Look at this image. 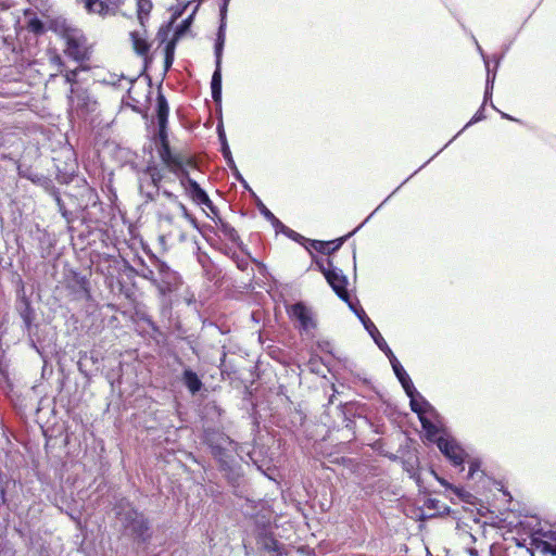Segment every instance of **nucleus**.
Here are the masks:
<instances>
[{
    "instance_id": "obj_32",
    "label": "nucleus",
    "mask_w": 556,
    "mask_h": 556,
    "mask_svg": "<svg viewBox=\"0 0 556 556\" xmlns=\"http://www.w3.org/2000/svg\"><path fill=\"white\" fill-rule=\"evenodd\" d=\"M74 26L71 25L66 18L62 16H56L50 18L48 21V30H51L59 35L62 39L71 31H73Z\"/></svg>"
},
{
    "instance_id": "obj_54",
    "label": "nucleus",
    "mask_w": 556,
    "mask_h": 556,
    "mask_svg": "<svg viewBox=\"0 0 556 556\" xmlns=\"http://www.w3.org/2000/svg\"><path fill=\"white\" fill-rule=\"evenodd\" d=\"M256 206L260 213L270 223L275 219V215L270 212V210L258 199L256 198Z\"/></svg>"
},
{
    "instance_id": "obj_30",
    "label": "nucleus",
    "mask_w": 556,
    "mask_h": 556,
    "mask_svg": "<svg viewBox=\"0 0 556 556\" xmlns=\"http://www.w3.org/2000/svg\"><path fill=\"white\" fill-rule=\"evenodd\" d=\"M3 146V132L0 129V148ZM0 170L12 172L16 170V174H25L21 169V165L16 156L7 153H0Z\"/></svg>"
},
{
    "instance_id": "obj_47",
    "label": "nucleus",
    "mask_w": 556,
    "mask_h": 556,
    "mask_svg": "<svg viewBox=\"0 0 556 556\" xmlns=\"http://www.w3.org/2000/svg\"><path fill=\"white\" fill-rule=\"evenodd\" d=\"M182 217L186 218L191 224V226L203 236H205L206 230L212 229L211 226L200 225L199 222L197 220V218L189 212H188V215H185Z\"/></svg>"
},
{
    "instance_id": "obj_48",
    "label": "nucleus",
    "mask_w": 556,
    "mask_h": 556,
    "mask_svg": "<svg viewBox=\"0 0 556 556\" xmlns=\"http://www.w3.org/2000/svg\"><path fill=\"white\" fill-rule=\"evenodd\" d=\"M130 102L128 103V105L130 106V109L135 112V113H138V114H141V116L144 118V119H148V109L144 108L143 110L141 109V103L139 100H137L136 98L134 97H127Z\"/></svg>"
},
{
    "instance_id": "obj_19",
    "label": "nucleus",
    "mask_w": 556,
    "mask_h": 556,
    "mask_svg": "<svg viewBox=\"0 0 556 556\" xmlns=\"http://www.w3.org/2000/svg\"><path fill=\"white\" fill-rule=\"evenodd\" d=\"M180 186L185 189L188 197L198 205L211 204L207 192L190 176H179Z\"/></svg>"
},
{
    "instance_id": "obj_57",
    "label": "nucleus",
    "mask_w": 556,
    "mask_h": 556,
    "mask_svg": "<svg viewBox=\"0 0 556 556\" xmlns=\"http://www.w3.org/2000/svg\"><path fill=\"white\" fill-rule=\"evenodd\" d=\"M141 58H142V68L139 72L138 77L149 74V70L151 68L152 63H153V58L148 54H144V56H141Z\"/></svg>"
},
{
    "instance_id": "obj_17",
    "label": "nucleus",
    "mask_w": 556,
    "mask_h": 556,
    "mask_svg": "<svg viewBox=\"0 0 556 556\" xmlns=\"http://www.w3.org/2000/svg\"><path fill=\"white\" fill-rule=\"evenodd\" d=\"M71 94L68 102H76L77 109L84 114H89L96 111L97 101L91 97L88 89L83 87L70 88Z\"/></svg>"
},
{
    "instance_id": "obj_26",
    "label": "nucleus",
    "mask_w": 556,
    "mask_h": 556,
    "mask_svg": "<svg viewBox=\"0 0 556 556\" xmlns=\"http://www.w3.org/2000/svg\"><path fill=\"white\" fill-rule=\"evenodd\" d=\"M156 131L149 136V142L143 144L142 152L147 160V169L142 174H161L155 161L154 151L157 153Z\"/></svg>"
},
{
    "instance_id": "obj_31",
    "label": "nucleus",
    "mask_w": 556,
    "mask_h": 556,
    "mask_svg": "<svg viewBox=\"0 0 556 556\" xmlns=\"http://www.w3.org/2000/svg\"><path fill=\"white\" fill-rule=\"evenodd\" d=\"M135 264L137 267L130 266V265L127 266L129 271H131L135 275H137L143 279H147L151 282L154 280L155 268L153 267L152 264L147 265L146 262L141 257H138L137 260H135Z\"/></svg>"
},
{
    "instance_id": "obj_55",
    "label": "nucleus",
    "mask_w": 556,
    "mask_h": 556,
    "mask_svg": "<svg viewBox=\"0 0 556 556\" xmlns=\"http://www.w3.org/2000/svg\"><path fill=\"white\" fill-rule=\"evenodd\" d=\"M205 208L210 211V213H206V216L210 217L214 223L218 220L219 211L217 206L211 201V204H203L202 210L205 212Z\"/></svg>"
},
{
    "instance_id": "obj_62",
    "label": "nucleus",
    "mask_w": 556,
    "mask_h": 556,
    "mask_svg": "<svg viewBox=\"0 0 556 556\" xmlns=\"http://www.w3.org/2000/svg\"><path fill=\"white\" fill-rule=\"evenodd\" d=\"M216 134H217V138H218L219 143L224 142V141H227L226 131H225V127H224V122H223L222 117H220V119L218 121V123L216 125Z\"/></svg>"
},
{
    "instance_id": "obj_39",
    "label": "nucleus",
    "mask_w": 556,
    "mask_h": 556,
    "mask_svg": "<svg viewBox=\"0 0 556 556\" xmlns=\"http://www.w3.org/2000/svg\"><path fill=\"white\" fill-rule=\"evenodd\" d=\"M495 72H491V67L488 66V71L485 72V86H484V93H483V104H488L491 102L493 97V90L495 85Z\"/></svg>"
},
{
    "instance_id": "obj_58",
    "label": "nucleus",
    "mask_w": 556,
    "mask_h": 556,
    "mask_svg": "<svg viewBox=\"0 0 556 556\" xmlns=\"http://www.w3.org/2000/svg\"><path fill=\"white\" fill-rule=\"evenodd\" d=\"M271 226L274 227L276 233H282V235H287L288 230L290 229L288 226H286L280 219H278L277 217H275V219H273L270 222Z\"/></svg>"
},
{
    "instance_id": "obj_45",
    "label": "nucleus",
    "mask_w": 556,
    "mask_h": 556,
    "mask_svg": "<svg viewBox=\"0 0 556 556\" xmlns=\"http://www.w3.org/2000/svg\"><path fill=\"white\" fill-rule=\"evenodd\" d=\"M286 237H288L289 239L293 240L294 242H298L300 243L301 245H303L307 251H309V248H308V241L309 239L305 238L304 236H302L301 233L292 230L291 228L288 230Z\"/></svg>"
},
{
    "instance_id": "obj_3",
    "label": "nucleus",
    "mask_w": 556,
    "mask_h": 556,
    "mask_svg": "<svg viewBox=\"0 0 556 556\" xmlns=\"http://www.w3.org/2000/svg\"><path fill=\"white\" fill-rule=\"evenodd\" d=\"M156 140L157 157L163 168L172 174H190V170H198L192 157L170 146L169 132L156 135Z\"/></svg>"
},
{
    "instance_id": "obj_10",
    "label": "nucleus",
    "mask_w": 556,
    "mask_h": 556,
    "mask_svg": "<svg viewBox=\"0 0 556 556\" xmlns=\"http://www.w3.org/2000/svg\"><path fill=\"white\" fill-rule=\"evenodd\" d=\"M435 444L440 452L454 467H459L464 470V463L466 458V452L459 445V443L450 435H441L435 440Z\"/></svg>"
},
{
    "instance_id": "obj_23",
    "label": "nucleus",
    "mask_w": 556,
    "mask_h": 556,
    "mask_svg": "<svg viewBox=\"0 0 556 556\" xmlns=\"http://www.w3.org/2000/svg\"><path fill=\"white\" fill-rule=\"evenodd\" d=\"M76 195L80 197V199L77 202V207H79L83 211L101 207V202L98 192L89 184L81 185L80 191L76 193Z\"/></svg>"
},
{
    "instance_id": "obj_53",
    "label": "nucleus",
    "mask_w": 556,
    "mask_h": 556,
    "mask_svg": "<svg viewBox=\"0 0 556 556\" xmlns=\"http://www.w3.org/2000/svg\"><path fill=\"white\" fill-rule=\"evenodd\" d=\"M470 37H471V39L473 40V42L476 45L477 51H478V53L480 54V56H481V59L483 61V64H484V67H485V72H486L488 71V66L490 67V56L485 53V51L479 45V42L476 39V37L473 36V34H470Z\"/></svg>"
},
{
    "instance_id": "obj_59",
    "label": "nucleus",
    "mask_w": 556,
    "mask_h": 556,
    "mask_svg": "<svg viewBox=\"0 0 556 556\" xmlns=\"http://www.w3.org/2000/svg\"><path fill=\"white\" fill-rule=\"evenodd\" d=\"M103 4L106 5V15L115 14L116 10L121 4V0H102Z\"/></svg>"
},
{
    "instance_id": "obj_11",
    "label": "nucleus",
    "mask_w": 556,
    "mask_h": 556,
    "mask_svg": "<svg viewBox=\"0 0 556 556\" xmlns=\"http://www.w3.org/2000/svg\"><path fill=\"white\" fill-rule=\"evenodd\" d=\"M169 103L163 91V78L156 85V97L154 104V114L156 119V135L169 132Z\"/></svg>"
},
{
    "instance_id": "obj_34",
    "label": "nucleus",
    "mask_w": 556,
    "mask_h": 556,
    "mask_svg": "<svg viewBox=\"0 0 556 556\" xmlns=\"http://www.w3.org/2000/svg\"><path fill=\"white\" fill-rule=\"evenodd\" d=\"M153 9L152 0H136V13L140 27H146Z\"/></svg>"
},
{
    "instance_id": "obj_51",
    "label": "nucleus",
    "mask_w": 556,
    "mask_h": 556,
    "mask_svg": "<svg viewBox=\"0 0 556 556\" xmlns=\"http://www.w3.org/2000/svg\"><path fill=\"white\" fill-rule=\"evenodd\" d=\"M118 292L121 294H123L129 301H134L136 298V292H135L134 287L125 286L121 281H118Z\"/></svg>"
},
{
    "instance_id": "obj_18",
    "label": "nucleus",
    "mask_w": 556,
    "mask_h": 556,
    "mask_svg": "<svg viewBox=\"0 0 556 556\" xmlns=\"http://www.w3.org/2000/svg\"><path fill=\"white\" fill-rule=\"evenodd\" d=\"M257 544H260L264 551L271 553L273 556H285L288 553L287 546L279 542L274 533L266 528L258 532Z\"/></svg>"
},
{
    "instance_id": "obj_14",
    "label": "nucleus",
    "mask_w": 556,
    "mask_h": 556,
    "mask_svg": "<svg viewBox=\"0 0 556 556\" xmlns=\"http://www.w3.org/2000/svg\"><path fill=\"white\" fill-rule=\"evenodd\" d=\"M531 545L544 554L556 556V528L534 530L531 534Z\"/></svg>"
},
{
    "instance_id": "obj_22",
    "label": "nucleus",
    "mask_w": 556,
    "mask_h": 556,
    "mask_svg": "<svg viewBox=\"0 0 556 556\" xmlns=\"http://www.w3.org/2000/svg\"><path fill=\"white\" fill-rule=\"evenodd\" d=\"M129 38L131 41L132 50L138 56H144V54L149 53L152 42L148 38L147 26L130 31Z\"/></svg>"
},
{
    "instance_id": "obj_42",
    "label": "nucleus",
    "mask_w": 556,
    "mask_h": 556,
    "mask_svg": "<svg viewBox=\"0 0 556 556\" xmlns=\"http://www.w3.org/2000/svg\"><path fill=\"white\" fill-rule=\"evenodd\" d=\"M81 71V67L77 65L75 68H67L66 66L60 70L61 75L64 77V81L71 85V88L78 87V75Z\"/></svg>"
},
{
    "instance_id": "obj_12",
    "label": "nucleus",
    "mask_w": 556,
    "mask_h": 556,
    "mask_svg": "<svg viewBox=\"0 0 556 556\" xmlns=\"http://www.w3.org/2000/svg\"><path fill=\"white\" fill-rule=\"evenodd\" d=\"M351 311L355 314V316L359 319L362 325L364 326L365 330L368 332V334L374 340L375 344L378 346V349L383 353H388L391 351L390 346L379 332L376 325L370 320V318L367 316L364 308L359 305L357 302L356 306H351Z\"/></svg>"
},
{
    "instance_id": "obj_46",
    "label": "nucleus",
    "mask_w": 556,
    "mask_h": 556,
    "mask_svg": "<svg viewBox=\"0 0 556 556\" xmlns=\"http://www.w3.org/2000/svg\"><path fill=\"white\" fill-rule=\"evenodd\" d=\"M38 330V328H31L30 330H27L28 332V338H29V345L31 349H34L41 357H43V351L42 349L38 345V341L39 339L37 338V333L36 331Z\"/></svg>"
},
{
    "instance_id": "obj_63",
    "label": "nucleus",
    "mask_w": 556,
    "mask_h": 556,
    "mask_svg": "<svg viewBox=\"0 0 556 556\" xmlns=\"http://www.w3.org/2000/svg\"><path fill=\"white\" fill-rule=\"evenodd\" d=\"M224 159H225V162H226L227 166L231 170V174H241L240 170L238 169L237 165H236V162H235V160L232 157L231 152L227 156H224Z\"/></svg>"
},
{
    "instance_id": "obj_27",
    "label": "nucleus",
    "mask_w": 556,
    "mask_h": 556,
    "mask_svg": "<svg viewBox=\"0 0 556 556\" xmlns=\"http://www.w3.org/2000/svg\"><path fill=\"white\" fill-rule=\"evenodd\" d=\"M180 381L192 395L198 394L204 388V383L200 376L190 367L184 368Z\"/></svg>"
},
{
    "instance_id": "obj_15",
    "label": "nucleus",
    "mask_w": 556,
    "mask_h": 556,
    "mask_svg": "<svg viewBox=\"0 0 556 556\" xmlns=\"http://www.w3.org/2000/svg\"><path fill=\"white\" fill-rule=\"evenodd\" d=\"M215 225H216L218 231L226 239H228L230 242L236 244L242 252H244L250 257V260L253 263H255L260 267L261 273L263 270H266V266L262 262H260L256 258L251 256V254L249 253V251L247 249V245L242 242V240H241L238 231L235 229V227H232L228 222H226L222 217H218V220L215 222Z\"/></svg>"
},
{
    "instance_id": "obj_60",
    "label": "nucleus",
    "mask_w": 556,
    "mask_h": 556,
    "mask_svg": "<svg viewBox=\"0 0 556 556\" xmlns=\"http://www.w3.org/2000/svg\"><path fill=\"white\" fill-rule=\"evenodd\" d=\"M308 253L311 254L317 269L325 276V273H327V270H330V266L328 265V267H326L324 261L318 258L311 250L308 251Z\"/></svg>"
},
{
    "instance_id": "obj_9",
    "label": "nucleus",
    "mask_w": 556,
    "mask_h": 556,
    "mask_svg": "<svg viewBox=\"0 0 556 556\" xmlns=\"http://www.w3.org/2000/svg\"><path fill=\"white\" fill-rule=\"evenodd\" d=\"M27 178L31 179V181L40 186L46 192H48L55 201L59 212L61 213L62 217L67 222L71 223L74 219V214L72 211L67 210L65 206L64 201L62 200L61 195L63 194L61 191V188L55 185V181L51 178V176H26Z\"/></svg>"
},
{
    "instance_id": "obj_24",
    "label": "nucleus",
    "mask_w": 556,
    "mask_h": 556,
    "mask_svg": "<svg viewBox=\"0 0 556 556\" xmlns=\"http://www.w3.org/2000/svg\"><path fill=\"white\" fill-rule=\"evenodd\" d=\"M405 394L409 399V407L412 412L417 414L418 418L426 414L437 415L435 408L418 392L416 388L412 393L409 392Z\"/></svg>"
},
{
    "instance_id": "obj_64",
    "label": "nucleus",
    "mask_w": 556,
    "mask_h": 556,
    "mask_svg": "<svg viewBox=\"0 0 556 556\" xmlns=\"http://www.w3.org/2000/svg\"><path fill=\"white\" fill-rule=\"evenodd\" d=\"M160 193H162L164 197H166L173 203L177 202V200H178V197L172 190L165 188L162 184H161Z\"/></svg>"
},
{
    "instance_id": "obj_35",
    "label": "nucleus",
    "mask_w": 556,
    "mask_h": 556,
    "mask_svg": "<svg viewBox=\"0 0 556 556\" xmlns=\"http://www.w3.org/2000/svg\"><path fill=\"white\" fill-rule=\"evenodd\" d=\"M26 28L35 36H42L48 31V21H43L38 15L34 14L26 21Z\"/></svg>"
},
{
    "instance_id": "obj_5",
    "label": "nucleus",
    "mask_w": 556,
    "mask_h": 556,
    "mask_svg": "<svg viewBox=\"0 0 556 556\" xmlns=\"http://www.w3.org/2000/svg\"><path fill=\"white\" fill-rule=\"evenodd\" d=\"M152 265L155 268L152 283L162 296L170 294L179 288L181 278L177 271L154 255L152 256Z\"/></svg>"
},
{
    "instance_id": "obj_50",
    "label": "nucleus",
    "mask_w": 556,
    "mask_h": 556,
    "mask_svg": "<svg viewBox=\"0 0 556 556\" xmlns=\"http://www.w3.org/2000/svg\"><path fill=\"white\" fill-rule=\"evenodd\" d=\"M425 506L428 508V509H432V510H437L438 513H441V508L444 509V511H448L450 508L445 505H443L439 500L437 498H428L426 502H425Z\"/></svg>"
},
{
    "instance_id": "obj_1",
    "label": "nucleus",
    "mask_w": 556,
    "mask_h": 556,
    "mask_svg": "<svg viewBox=\"0 0 556 556\" xmlns=\"http://www.w3.org/2000/svg\"><path fill=\"white\" fill-rule=\"evenodd\" d=\"M203 443L207 446L216 469L232 494L243 497L245 494L247 478L243 468V448L225 432L205 428L202 435Z\"/></svg>"
},
{
    "instance_id": "obj_4",
    "label": "nucleus",
    "mask_w": 556,
    "mask_h": 556,
    "mask_svg": "<svg viewBox=\"0 0 556 556\" xmlns=\"http://www.w3.org/2000/svg\"><path fill=\"white\" fill-rule=\"evenodd\" d=\"M227 21H218L215 33L213 53L214 71L211 77V97L216 104L219 115H222L223 102V56L226 45Z\"/></svg>"
},
{
    "instance_id": "obj_43",
    "label": "nucleus",
    "mask_w": 556,
    "mask_h": 556,
    "mask_svg": "<svg viewBox=\"0 0 556 556\" xmlns=\"http://www.w3.org/2000/svg\"><path fill=\"white\" fill-rule=\"evenodd\" d=\"M488 104L481 103L476 113L471 116V118L464 125V127L456 134V136L462 135L466 129L473 126L475 124L482 122L486 118L485 106Z\"/></svg>"
},
{
    "instance_id": "obj_40",
    "label": "nucleus",
    "mask_w": 556,
    "mask_h": 556,
    "mask_svg": "<svg viewBox=\"0 0 556 556\" xmlns=\"http://www.w3.org/2000/svg\"><path fill=\"white\" fill-rule=\"evenodd\" d=\"M419 421L421 424L422 430L426 432L427 439L435 442V440L439 438L438 434L441 431L440 427H438L433 421H431L426 416L420 417Z\"/></svg>"
},
{
    "instance_id": "obj_37",
    "label": "nucleus",
    "mask_w": 556,
    "mask_h": 556,
    "mask_svg": "<svg viewBox=\"0 0 556 556\" xmlns=\"http://www.w3.org/2000/svg\"><path fill=\"white\" fill-rule=\"evenodd\" d=\"M431 473L442 486H444L447 490H452L454 494H456L462 501L467 503L469 502V498L471 497V494L469 492L463 490L462 488L452 485L444 478L439 477L433 469H431Z\"/></svg>"
},
{
    "instance_id": "obj_49",
    "label": "nucleus",
    "mask_w": 556,
    "mask_h": 556,
    "mask_svg": "<svg viewBox=\"0 0 556 556\" xmlns=\"http://www.w3.org/2000/svg\"><path fill=\"white\" fill-rule=\"evenodd\" d=\"M139 319L141 321H143L149 328L150 330L155 333V334H161V329L160 327L156 325V323L152 319V317L148 314H141L139 316Z\"/></svg>"
},
{
    "instance_id": "obj_21",
    "label": "nucleus",
    "mask_w": 556,
    "mask_h": 556,
    "mask_svg": "<svg viewBox=\"0 0 556 556\" xmlns=\"http://www.w3.org/2000/svg\"><path fill=\"white\" fill-rule=\"evenodd\" d=\"M384 355L388 357V359L391 364V367L393 369V372H394L396 379L399 380V382L401 383L402 388L404 389L405 393H409V392L412 393L413 391H415V386H414L409 375L404 369V367L402 366L400 361L396 358L393 351L391 350L390 352L386 353Z\"/></svg>"
},
{
    "instance_id": "obj_44",
    "label": "nucleus",
    "mask_w": 556,
    "mask_h": 556,
    "mask_svg": "<svg viewBox=\"0 0 556 556\" xmlns=\"http://www.w3.org/2000/svg\"><path fill=\"white\" fill-rule=\"evenodd\" d=\"M228 255L236 264L237 268L241 271H245L249 268V260L239 256L236 252H230V250H225L224 252Z\"/></svg>"
},
{
    "instance_id": "obj_41",
    "label": "nucleus",
    "mask_w": 556,
    "mask_h": 556,
    "mask_svg": "<svg viewBox=\"0 0 556 556\" xmlns=\"http://www.w3.org/2000/svg\"><path fill=\"white\" fill-rule=\"evenodd\" d=\"M84 8L88 13H97L101 16H106V5L102 0H81Z\"/></svg>"
},
{
    "instance_id": "obj_7",
    "label": "nucleus",
    "mask_w": 556,
    "mask_h": 556,
    "mask_svg": "<svg viewBox=\"0 0 556 556\" xmlns=\"http://www.w3.org/2000/svg\"><path fill=\"white\" fill-rule=\"evenodd\" d=\"M326 262L327 265L330 266V270L325 273V279L327 283L331 287L337 296L346 303L351 309V306H356L357 302L355 303L351 300L350 293L348 291V277L340 268L333 266L330 258H328Z\"/></svg>"
},
{
    "instance_id": "obj_29",
    "label": "nucleus",
    "mask_w": 556,
    "mask_h": 556,
    "mask_svg": "<svg viewBox=\"0 0 556 556\" xmlns=\"http://www.w3.org/2000/svg\"><path fill=\"white\" fill-rule=\"evenodd\" d=\"M17 311L24 323L25 329L30 330L31 328H38V325H34L35 311L31 307L30 301L26 296H22L17 303Z\"/></svg>"
},
{
    "instance_id": "obj_38",
    "label": "nucleus",
    "mask_w": 556,
    "mask_h": 556,
    "mask_svg": "<svg viewBox=\"0 0 556 556\" xmlns=\"http://www.w3.org/2000/svg\"><path fill=\"white\" fill-rule=\"evenodd\" d=\"M175 41L167 45V47H163V54H164V61H163V73L162 78L164 79L166 76V73L172 68L174 61H175Z\"/></svg>"
},
{
    "instance_id": "obj_56",
    "label": "nucleus",
    "mask_w": 556,
    "mask_h": 556,
    "mask_svg": "<svg viewBox=\"0 0 556 556\" xmlns=\"http://www.w3.org/2000/svg\"><path fill=\"white\" fill-rule=\"evenodd\" d=\"M503 60H504V54L494 53V54H492V56H490L491 72H495V76L497 75V71H498Z\"/></svg>"
},
{
    "instance_id": "obj_33",
    "label": "nucleus",
    "mask_w": 556,
    "mask_h": 556,
    "mask_svg": "<svg viewBox=\"0 0 556 556\" xmlns=\"http://www.w3.org/2000/svg\"><path fill=\"white\" fill-rule=\"evenodd\" d=\"M402 468L406 471L412 479L419 485L421 482L420 475L418 473L419 458L415 454H410L405 458H401Z\"/></svg>"
},
{
    "instance_id": "obj_8",
    "label": "nucleus",
    "mask_w": 556,
    "mask_h": 556,
    "mask_svg": "<svg viewBox=\"0 0 556 556\" xmlns=\"http://www.w3.org/2000/svg\"><path fill=\"white\" fill-rule=\"evenodd\" d=\"M407 181H408V179H405L389 197H387L384 199V201L364 220V223L361 224L351 233H349L348 237L353 235L354 232H356L374 215V213L377 210H379L395 192H397L401 187L406 185ZM345 239H346V236L338 238V239H334V240H330V241H321V240H316V239H309L308 248H309L311 251H312V249H314L318 253H321V254H325V255H331V254L337 252L342 247V244L345 241Z\"/></svg>"
},
{
    "instance_id": "obj_36",
    "label": "nucleus",
    "mask_w": 556,
    "mask_h": 556,
    "mask_svg": "<svg viewBox=\"0 0 556 556\" xmlns=\"http://www.w3.org/2000/svg\"><path fill=\"white\" fill-rule=\"evenodd\" d=\"M200 4H197L191 13L185 17L175 29L179 34L180 38L185 37L187 34L191 33V28L195 18V14L199 10Z\"/></svg>"
},
{
    "instance_id": "obj_2",
    "label": "nucleus",
    "mask_w": 556,
    "mask_h": 556,
    "mask_svg": "<svg viewBox=\"0 0 556 556\" xmlns=\"http://www.w3.org/2000/svg\"><path fill=\"white\" fill-rule=\"evenodd\" d=\"M117 509L124 534L137 544H148L153 534L149 518L128 501L118 504Z\"/></svg>"
},
{
    "instance_id": "obj_20",
    "label": "nucleus",
    "mask_w": 556,
    "mask_h": 556,
    "mask_svg": "<svg viewBox=\"0 0 556 556\" xmlns=\"http://www.w3.org/2000/svg\"><path fill=\"white\" fill-rule=\"evenodd\" d=\"M165 176H139V191L147 201H154L161 191V182Z\"/></svg>"
},
{
    "instance_id": "obj_25",
    "label": "nucleus",
    "mask_w": 556,
    "mask_h": 556,
    "mask_svg": "<svg viewBox=\"0 0 556 556\" xmlns=\"http://www.w3.org/2000/svg\"><path fill=\"white\" fill-rule=\"evenodd\" d=\"M290 315L300 323V330L309 331L316 327L308 308L304 303L298 302L291 306Z\"/></svg>"
},
{
    "instance_id": "obj_6",
    "label": "nucleus",
    "mask_w": 556,
    "mask_h": 556,
    "mask_svg": "<svg viewBox=\"0 0 556 556\" xmlns=\"http://www.w3.org/2000/svg\"><path fill=\"white\" fill-rule=\"evenodd\" d=\"M63 39L65 41L64 53L70 59L77 64L89 60L90 53L86 48V38L80 29L74 27L73 31L68 33Z\"/></svg>"
},
{
    "instance_id": "obj_13",
    "label": "nucleus",
    "mask_w": 556,
    "mask_h": 556,
    "mask_svg": "<svg viewBox=\"0 0 556 556\" xmlns=\"http://www.w3.org/2000/svg\"><path fill=\"white\" fill-rule=\"evenodd\" d=\"M66 288L70 290L74 300L77 301H90L91 300V291H90V281L87 276L81 273L72 270L70 277L67 278Z\"/></svg>"
},
{
    "instance_id": "obj_28",
    "label": "nucleus",
    "mask_w": 556,
    "mask_h": 556,
    "mask_svg": "<svg viewBox=\"0 0 556 556\" xmlns=\"http://www.w3.org/2000/svg\"><path fill=\"white\" fill-rule=\"evenodd\" d=\"M180 36L173 27L170 22L163 23L156 33V40L159 41L160 46L167 47L168 43L175 41V48H177V45L180 40Z\"/></svg>"
},
{
    "instance_id": "obj_52",
    "label": "nucleus",
    "mask_w": 556,
    "mask_h": 556,
    "mask_svg": "<svg viewBox=\"0 0 556 556\" xmlns=\"http://www.w3.org/2000/svg\"><path fill=\"white\" fill-rule=\"evenodd\" d=\"M231 0H219L218 2V21H227L228 8Z\"/></svg>"
},
{
    "instance_id": "obj_61",
    "label": "nucleus",
    "mask_w": 556,
    "mask_h": 556,
    "mask_svg": "<svg viewBox=\"0 0 556 556\" xmlns=\"http://www.w3.org/2000/svg\"><path fill=\"white\" fill-rule=\"evenodd\" d=\"M140 77H138V75L136 77H126L124 74H121V76L118 77V80L121 79H127L128 83H129V87L127 88L126 90V94L123 97V100H125L126 97H130L131 94V90L134 88V85L136 84V81L139 79Z\"/></svg>"
},
{
    "instance_id": "obj_16",
    "label": "nucleus",
    "mask_w": 556,
    "mask_h": 556,
    "mask_svg": "<svg viewBox=\"0 0 556 556\" xmlns=\"http://www.w3.org/2000/svg\"><path fill=\"white\" fill-rule=\"evenodd\" d=\"M53 180L55 185H59L64 195L74 199L76 202L80 199L76 193L80 191L81 185L89 184L84 176H54Z\"/></svg>"
}]
</instances>
